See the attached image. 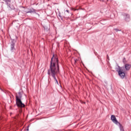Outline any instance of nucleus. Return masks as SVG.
I'll list each match as a JSON object with an SVG mask.
<instances>
[{"mask_svg":"<svg viewBox=\"0 0 131 131\" xmlns=\"http://www.w3.org/2000/svg\"><path fill=\"white\" fill-rule=\"evenodd\" d=\"M59 72V60H58V56L53 54L51 58L50 69L48 70V74L51 75L56 81V83L58 84V80L56 78V75Z\"/></svg>","mask_w":131,"mask_h":131,"instance_id":"f257e3e1","label":"nucleus"},{"mask_svg":"<svg viewBox=\"0 0 131 131\" xmlns=\"http://www.w3.org/2000/svg\"><path fill=\"white\" fill-rule=\"evenodd\" d=\"M107 59H109V56H107Z\"/></svg>","mask_w":131,"mask_h":131,"instance_id":"a211bd4d","label":"nucleus"},{"mask_svg":"<svg viewBox=\"0 0 131 131\" xmlns=\"http://www.w3.org/2000/svg\"><path fill=\"white\" fill-rule=\"evenodd\" d=\"M124 68V67H120L119 66H118V68H116V71L118 72V73H119L120 72H125V69Z\"/></svg>","mask_w":131,"mask_h":131,"instance_id":"39448f33","label":"nucleus"},{"mask_svg":"<svg viewBox=\"0 0 131 131\" xmlns=\"http://www.w3.org/2000/svg\"><path fill=\"white\" fill-rule=\"evenodd\" d=\"M124 67L126 71H128V70H129V69H130L131 68V65L127 63L125 64V66Z\"/></svg>","mask_w":131,"mask_h":131,"instance_id":"6e6552de","label":"nucleus"},{"mask_svg":"<svg viewBox=\"0 0 131 131\" xmlns=\"http://www.w3.org/2000/svg\"><path fill=\"white\" fill-rule=\"evenodd\" d=\"M72 10L73 11H77L78 9H74V8H72Z\"/></svg>","mask_w":131,"mask_h":131,"instance_id":"ddd939ff","label":"nucleus"},{"mask_svg":"<svg viewBox=\"0 0 131 131\" xmlns=\"http://www.w3.org/2000/svg\"><path fill=\"white\" fill-rule=\"evenodd\" d=\"M120 131H124V130L123 129V127H122V126L120 125Z\"/></svg>","mask_w":131,"mask_h":131,"instance_id":"9b49d317","label":"nucleus"},{"mask_svg":"<svg viewBox=\"0 0 131 131\" xmlns=\"http://www.w3.org/2000/svg\"><path fill=\"white\" fill-rule=\"evenodd\" d=\"M58 16L61 18V14L60 13L58 14Z\"/></svg>","mask_w":131,"mask_h":131,"instance_id":"4468645a","label":"nucleus"},{"mask_svg":"<svg viewBox=\"0 0 131 131\" xmlns=\"http://www.w3.org/2000/svg\"><path fill=\"white\" fill-rule=\"evenodd\" d=\"M35 13V10L33 9H30L29 11L27 12V13Z\"/></svg>","mask_w":131,"mask_h":131,"instance_id":"9d476101","label":"nucleus"},{"mask_svg":"<svg viewBox=\"0 0 131 131\" xmlns=\"http://www.w3.org/2000/svg\"><path fill=\"white\" fill-rule=\"evenodd\" d=\"M15 98L16 104L18 108H24V107H25V104H24L22 102V101H21V99L22 98V93H21V92H18L16 94Z\"/></svg>","mask_w":131,"mask_h":131,"instance_id":"f03ea898","label":"nucleus"},{"mask_svg":"<svg viewBox=\"0 0 131 131\" xmlns=\"http://www.w3.org/2000/svg\"><path fill=\"white\" fill-rule=\"evenodd\" d=\"M118 75L122 79L124 78V77H125V72H119V73H118Z\"/></svg>","mask_w":131,"mask_h":131,"instance_id":"1a4fd4ad","label":"nucleus"},{"mask_svg":"<svg viewBox=\"0 0 131 131\" xmlns=\"http://www.w3.org/2000/svg\"><path fill=\"white\" fill-rule=\"evenodd\" d=\"M6 3L7 6V8L9 11L12 10V6H11V0H3Z\"/></svg>","mask_w":131,"mask_h":131,"instance_id":"7ed1b4c3","label":"nucleus"},{"mask_svg":"<svg viewBox=\"0 0 131 131\" xmlns=\"http://www.w3.org/2000/svg\"><path fill=\"white\" fill-rule=\"evenodd\" d=\"M125 60V58H124L123 62H124Z\"/></svg>","mask_w":131,"mask_h":131,"instance_id":"dca6fc26","label":"nucleus"},{"mask_svg":"<svg viewBox=\"0 0 131 131\" xmlns=\"http://www.w3.org/2000/svg\"><path fill=\"white\" fill-rule=\"evenodd\" d=\"M15 40H12V42L10 45V51L13 53V52H15L16 49H15V42H14Z\"/></svg>","mask_w":131,"mask_h":131,"instance_id":"20e7f679","label":"nucleus"},{"mask_svg":"<svg viewBox=\"0 0 131 131\" xmlns=\"http://www.w3.org/2000/svg\"><path fill=\"white\" fill-rule=\"evenodd\" d=\"M122 15H123V16H124V17H125V21H127V22H128V21H129V20H130L129 15L126 13H123Z\"/></svg>","mask_w":131,"mask_h":131,"instance_id":"0eeeda50","label":"nucleus"},{"mask_svg":"<svg viewBox=\"0 0 131 131\" xmlns=\"http://www.w3.org/2000/svg\"><path fill=\"white\" fill-rule=\"evenodd\" d=\"M114 30L116 31V32L120 31V30H118V29H115Z\"/></svg>","mask_w":131,"mask_h":131,"instance_id":"f8f14e48","label":"nucleus"},{"mask_svg":"<svg viewBox=\"0 0 131 131\" xmlns=\"http://www.w3.org/2000/svg\"><path fill=\"white\" fill-rule=\"evenodd\" d=\"M27 131L29 130V128H28L27 129Z\"/></svg>","mask_w":131,"mask_h":131,"instance_id":"f3484780","label":"nucleus"},{"mask_svg":"<svg viewBox=\"0 0 131 131\" xmlns=\"http://www.w3.org/2000/svg\"><path fill=\"white\" fill-rule=\"evenodd\" d=\"M66 11H67V13H69V10H67Z\"/></svg>","mask_w":131,"mask_h":131,"instance_id":"2eb2a0df","label":"nucleus"},{"mask_svg":"<svg viewBox=\"0 0 131 131\" xmlns=\"http://www.w3.org/2000/svg\"><path fill=\"white\" fill-rule=\"evenodd\" d=\"M111 120L113 121V122H114V123H115L116 124L120 125V123H119V122H118V121H117L116 117H115V116H114V115H112L111 116Z\"/></svg>","mask_w":131,"mask_h":131,"instance_id":"423d86ee","label":"nucleus"}]
</instances>
